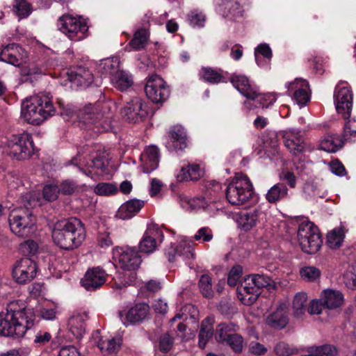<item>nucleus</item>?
<instances>
[{"mask_svg":"<svg viewBox=\"0 0 356 356\" xmlns=\"http://www.w3.org/2000/svg\"><path fill=\"white\" fill-rule=\"evenodd\" d=\"M343 140H356V120H349L345 124L343 134Z\"/></svg>","mask_w":356,"mask_h":356,"instance_id":"58","label":"nucleus"},{"mask_svg":"<svg viewBox=\"0 0 356 356\" xmlns=\"http://www.w3.org/2000/svg\"><path fill=\"white\" fill-rule=\"evenodd\" d=\"M59 193L58 186L54 185L45 186L42 191L44 199L49 202L56 200Z\"/></svg>","mask_w":356,"mask_h":356,"instance_id":"63","label":"nucleus"},{"mask_svg":"<svg viewBox=\"0 0 356 356\" xmlns=\"http://www.w3.org/2000/svg\"><path fill=\"white\" fill-rule=\"evenodd\" d=\"M238 330V326L232 322L221 323L216 328L214 337L217 342L225 343L232 332Z\"/></svg>","mask_w":356,"mask_h":356,"instance_id":"35","label":"nucleus"},{"mask_svg":"<svg viewBox=\"0 0 356 356\" xmlns=\"http://www.w3.org/2000/svg\"><path fill=\"white\" fill-rule=\"evenodd\" d=\"M115 87L129 88L133 85V79L131 74L124 71H118L113 78H111Z\"/></svg>","mask_w":356,"mask_h":356,"instance_id":"43","label":"nucleus"},{"mask_svg":"<svg viewBox=\"0 0 356 356\" xmlns=\"http://www.w3.org/2000/svg\"><path fill=\"white\" fill-rule=\"evenodd\" d=\"M179 256L186 259H192L195 257L194 248L190 243L181 241L178 245Z\"/></svg>","mask_w":356,"mask_h":356,"instance_id":"59","label":"nucleus"},{"mask_svg":"<svg viewBox=\"0 0 356 356\" xmlns=\"http://www.w3.org/2000/svg\"><path fill=\"white\" fill-rule=\"evenodd\" d=\"M86 235L84 225L76 218L56 222L52 231L54 242L60 248L68 250L80 246Z\"/></svg>","mask_w":356,"mask_h":356,"instance_id":"2","label":"nucleus"},{"mask_svg":"<svg viewBox=\"0 0 356 356\" xmlns=\"http://www.w3.org/2000/svg\"><path fill=\"white\" fill-rule=\"evenodd\" d=\"M22 202L27 209L40 206L42 204L40 193L36 192L27 193L24 195L22 197Z\"/></svg>","mask_w":356,"mask_h":356,"instance_id":"52","label":"nucleus"},{"mask_svg":"<svg viewBox=\"0 0 356 356\" xmlns=\"http://www.w3.org/2000/svg\"><path fill=\"white\" fill-rule=\"evenodd\" d=\"M321 296L325 307L329 309L340 307L344 301L343 293L337 290L325 289L323 291Z\"/></svg>","mask_w":356,"mask_h":356,"instance_id":"26","label":"nucleus"},{"mask_svg":"<svg viewBox=\"0 0 356 356\" xmlns=\"http://www.w3.org/2000/svg\"><path fill=\"white\" fill-rule=\"evenodd\" d=\"M353 97L352 90H337L334 94L337 111L341 114L344 119H348L350 117Z\"/></svg>","mask_w":356,"mask_h":356,"instance_id":"21","label":"nucleus"},{"mask_svg":"<svg viewBox=\"0 0 356 356\" xmlns=\"http://www.w3.org/2000/svg\"><path fill=\"white\" fill-rule=\"evenodd\" d=\"M188 24L194 28H202L206 22L205 15L198 10L190 11L186 15Z\"/></svg>","mask_w":356,"mask_h":356,"instance_id":"48","label":"nucleus"},{"mask_svg":"<svg viewBox=\"0 0 356 356\" xmlns=\"http://www.w3.org/2000/svg\"><path fill=\"white\" fill-rule=\"evenodd\" d=\"M13 11L19 19L26 18L31 13V5L26 0H15Z\"/></svg>","mask_w":356,"mask_h":356,"instance_id":"47","label":"nucleus"},{"mask_svg":"<svg viewBox=\"0 0 356 356\" xmlns=\"http://www.w3.org/2000/svg\"><path fill=\"white\" fill-rule=\"evenodd\" d=\"M254 188L249 177L238 172L232 178L225 190L227 201L232 205H243L253 196Z\"/></svg>","mask_w":356,"mask_h":356,"instance_id":"4","label":"nucleus"},{"mask_svg":"<svg viewBox=\"0 0 356 356\" xmlns=\"http://www.w3.org/2000/svg\"><path fill=\"white\" fill-rule=\"evenodd\" d=\"M298 240L302 251L307 254H315L322 244L318 227L310 221H304L299 225Z\"/></svg>","mask_w":356,"mask_h":356,"instance_id":"6","label":"nucleus"},{"mask_svg":"<svg viewBox=\"0 0 356 356\" xmlns=\"http://www.w3.org/2000/svg\"><path fill=\"white\" fill-rule=\"evenodd\" d=\"M58 27L61 32L74 41H80L86 38L88 31V26L83 19L68 14L59 17Z\"/></svg>","mask_w":356,"mask_h":356,"instance_id":"8","label":"nucleus"},{"mask_svg":"<svg viewBox=\"0 0 356 356\" xmlns=\"http://www.w3.org/2000/svg\"><path fill=\"white\" fill-rule=\"evenodd\" d=\"M343 145V140L332 134L325 136L320 142V148L327 152H336Z\"/></svg>","mask_w":356,"mask_h":356,"instance_id":"36","label":"nucleus"},{"mask_svg":"<svg viewBox=\"0 0 356 356\" xmlns=\"http://www.w3.org/2000/svg\"><path fill=\"white\" fill-rule=\"evenodd\" d=\"M288 323L289 318L286 312L282 308L277 309L276 311L270 314L266 319V325L275 330L284 328Z\"/></svg>","mask_w":356,"mask_h":356,"instance_id":"28","label":"nucleus"},{"mask_svg":"<svg viewBox=\"0 0 356 356\" xmlns=\"http://www.w3.org/2000/svg\"><path fill=\"white\" fill-rule=\"evenodd\" d=\"M59 192L65 195H71L79 192V186L73 180L66 179L62 181L58 186Z\"/></svg>","mask_w":356,"mask_h":356,"instance_id":"55","label":"nucleus"},{"mask_svg":"<svg viewBox=\"0 0 356 356\" xmlns=\"http://www.w3.org/2000/svg\"><path fill=\"white\" fill-rule=\"evenodd\" d=\"M344 237L343 228H335L327 234L326 243L331 249H337L341 245Z\"/></svg>","mask_w":356,"mask_h":356,"instance_id":"42","label":"nucleus"},{"mask_svg":"<svg viewBox=\"0 0 356 356\" xmlns=\"http://www.w3.org/2000/svg\"><path fill=\"white\" fill-rule=\"evenodd\" d=\"M168 138L165 147L170 152L183 150L187 146L186 133L181 126L172 127L168 131Z\"/></svg>","mask_w":356,"mask_h":356,"instance_id":"20","label":"nucleus"},{"mask_svg":"<svg viewBox=\"0 0 356 356\" xmlns=\"http://www.w3.org/2000/svg\"><path fill=\"white\" fill-rule=\"evenodd\" d=\"M121 345L120 338L107 339L102 337L97 342V346L103 353L111 354L119 350Z\"/></svg>","mask_w":356,"mask_h":356,"instance_id":"38","label":"nucleus"},{"mask_svg":"<svg viewBox=\"0 0 356 356\" xmlns=\"http://www.w3.org/2000/svg\"><path fill=\"white\" fill-rule=\"evenodd\" d=\"M35 314L33 308L17 309L12 302L6 311L0 312V336L19 339L35 325Z\"/></svg>","mask_w":356,"mask_h":356,"instance_id":"1","label":"nucleus"},{"mask_svg":"<svg viewBox=\"0 0 356 356\" xmlns=\"http://www.w3.org/2000/svg\"><path fill=\"white\" fill-rule=\"evenodd\" d=\"M247 99L257 100L263 107H268L276 101L275 92L259 94L256 90H239Z\"/></svg>","mask_w":356,"mask_h":356,"instance_id":"30","label":"nucleus"},{"mask_svg":"<svg viewBox=\"0 0 356 356\" xmlns=\"http://www.w3.org/2000/svg\"><path fill=\"white\" fill-rule=\"evenodd\" d=\"M258 219V211L253 210L250 211L241 212L237 217V223L238 226L247 232L250 230L256 225Z\"/></svg>","mask_w":356,"mask_h":356,"instance_id":"34","label":"nucleus"},{"mask_svg":"<svg viewBox=\"0 0 356 356\" xmlns=\"http://www.w3.org/2000/svg\"><path fill=\"white\" fill-rule=\"evenodd\" d=\"M228 79L236 89H251L254 87L253 82L243 74H233Z\"/></svg>","mask_w":356,"mask_h":356,"instance_id":"44","label":"nucleus"},{"mask_svg":"<svg viewBox=\"0 0 356 356\" xmlns=\"http://www.w3.org/2000/svg\"><path fill=\"white\" fill-rule=\"evenodd\" d=\"M307 300V293L299 292L296 294L293 301V309L295 316H300L306 311V302Z\"/></svg>","mask_w":356,"mask_h":356,"instance_id":"46","label":"nucleus"},{"mask_svg":"<svg viewBox=\"0 0 356 356\" xmlns=\"http://www.w3.org/2000/svg\"><path fill=\"white\" fill-rule=\"evenodd\" d=\"M20 253L26 257L30 258L38 252V245L33 240H26L19 245Z\"/></svg>","mask_w":356,"mask_h":356,"instance_id":"50","label":"nucleus"},{"mask_svg":"<svg viewBox=\"0 0 356 356\" xmlns=\"http://www.w3.org/2000/svg\"><path fill=\"white\" fill-rule=\"evenodd\" d=\"M214 323L213 317L209 316L204 319L201 323V327L199 332L198 344L200 348H204L209 340L214 336L213 325Z\"/></svg>","mask_w":356,"mask_h":356,"instance_id":"29","label":"nucleus"},{"mask_svg":"<svg viewBox=\"0 0 356 356\" xmlns=\"http://www.w3.org/2000/svg\"><path fill=\"white\" fill-rule=\"evenodd\" d=\"M284 143L290 152L294 156H299L305 148L304 139L299 129H291L284 131Z\"/></svg>","mask_w":356,"mask_h":356,"instance_id":"16","label":"nucleus"},{"mask_svg":"<svg viewBox=\"0 0 356 356\" xmlns=\"http://www.w3.org/2000/svg\"><path fill=\"white\" fill-rule=\"evenodd\" d=\"M117 185L112 183H99L95 188V192L99 195H110L118 192Z\"/></svg>","mask_w":356,"mask_h":356,"instance_id":"56","label":"nucleus"},{"mask_svg":"<svg viewBox=\"0 0 356 356\" xmlns=\"http://www.w3.org/2000/svg\"><path fill=\"white\" fill-rule=\"evenodd\" d=\"M67 74V79L71 83L69 88H88L92 86L93 75L88 70L78 67L74 70H70Z\"/></svg>","mask_w":356,"mask_h":356,"instance_id":"19","label":"nucleus"},{"mask_svg":"<svg viewBox=\"0 0 356 356\" xmlns=\"http://www.w3.org/2000/svg\"><path fill=\"white\" fill-rule=\"evenodd\" d=\"M107 274L99 266L88 269L81 279V283L87 291L99 289L106 281Z\"/></svg>","mask_w":356,"mask_h":356,"instance_id":"15","label":"nucleus"},{"mask_svg":"<svg viewBox=\"0 0 356 356\" xmlns=\"http://www.w3.org/2000/svg\"><path fill=\"white\" fill-rule=\"evenodd\" d=\"M100 109V102H96L95 104H86L79 110H74L70 107L63 108V112L60 114L69 117L76 116L81 122L89 124L97 123L102 118L103 115Z\"/></svg>","mask_w":356,"mask_h":356,"instance_id":"12","label":"nucleus"},{"mask_svg":"<svg viewBox=\"0 0 356 356\" xmlns=\"http://www.w3.org/2000/svg\"><path fill=\"white\" fill-rule=\"evenodd\" d=\"M225 343L229 346L235 353H242L244 340L241 334L236 333L230 334Z\"/></svg>","mask_w":356,"mask_h":356,"instance_id":"49","label":"nucleus"},{"mask_svg":"<svg viewBox=\"0 0 356 356\" xmlns=\"http://www.w3.org/2000/svg\"><path fill=\"white\" fill-rule=\"evenodd\" d=\"M290 94L292 100L297 104L300 108L307 105L311 99V90H291Z\"/></svg>","mask_w":356,"mask_h":356,"instance_id":"51","label":"nucleus"},{"mask_svg":"<svg viewBox=\"0 0 356 356\" xmlns=\"http://www.w3.org/2000/svg\"><path fill=\"white\" fill-rule=\"evenodd\" d=\"M337 352V348L330 344L312 346V353H314L316 356H335Z\"/></svg>","mask_w":356,"mask_h":356,"instance_id":"54","label":"nucleus"},{"mask_svg":"<svg viewBox=\"0 0 356 356\" xmlns=\"http://www.w3.org/2000/svg\"><path fill=\"white\" fill-rule=\"evenodd\" d=\"M67 74V79L71 83L69 88H88L92 86L93 75L88 70L78 67L74 70H70Z\"/></svg>","mask_w":356,"mask_h":356,"instance_id":"18","label":"nucleus"},{"mask_svg":"<svg viewBox=\"0 0 356 356\" xmlns=\"http://www.w3.org/2000/svg\"><path fill=\"white\" fill-rule=\"evenodd\" d=\"M300 274L304 280L313 282L320 277L321 271L314 266H305L301 268Z\"/></svg>","mask_w":356,"mask_h":356,"instance_id":"57","label":"nucleus"},{"mask_svg":"<svg viewBox=\"0 0 356 356\" xmlns=\"http://www.w3.org/2000/svg\"><path fill=\"white\" fill-rule=\"evenodd\" d=\"M26 58V52L16 44H10L0 51V60L14 66H19Z\"/></svg>","mask_w":356,"mask_h":356,"instance_id":"17","label":"nucleus"},{"mask_svg":"<svg viewBox=\"0 0 356 356\" xmlns=\"http://www.w3.org/2000/svg\"><path fill=\"white\" fill-rule=\"evenodd\" d=\"M11 232L20 238L33 236L37 229L35 218L29 211L14 209L8 216Z\"/></svg>","mask_w":356,"mask_h":356,"instance_id":"5","label":"nucleus"},{"mask_svg":"<svg viewBox=\"0 0 356 356\" xmlns=\"http://www.w3.org/2000/svg\"><path fill=\"white\" fill-rule=\"evenodd\" d=\"M145 202L138 199H132L122 204L117 211L116 216L122 220H128L134 217L144 207Z\"/></svg>","mask_w":356,"mask_h":356,"instance_id":"25","label":"nucleus"},{"mask_svg":"<svg viewBox=\"0 0 356 356\" xmlns=\"http://www.w3.org/2000/svg\"><path fill=\"white\" fill-rule=\"evenodd\" d=\"M149 312V307L145 302L137 303L126 313L120 311L118 316L125 326L134 325L143 321Z\"/></svg>","mask_w":356,"mask_h":356,"instance_id":"14","label":"nucleus"},{"mask_svg":"<svg viewBox=\"0 0 356 356\" xmlns=\"http://www.w3.org/2000/svg\"><path fill=\"white\" fill-rule=\"evenodd\" d=\"M198 285L200 291L204 298H213L214 291L212 287V279L208 274L201 275Z\"/></svg>","mask_w":356,"mask_h":356,"instance_id":"45","label":"nucleus"},{"mask_svg":"<svg viewBox=\"0 0 356 356\" xmlns=\"http://www.w3.org/2000/svg\"><path fill=\"white\" fill-rule=\"evenodd\" d=\"M153 111L147 103L136 97L127 102L121 109L122 118L129 122H139L153 115Z\"/></svg>","mask_w":356,"mask_h":356,"instance_id":"9","label":"nucleus"},{"mask_svg":"<svg viewBox=\"0 0 356 356\" xmlns=\"http://www.w3.org/2000/svg\"><path fill=\"white\" fill-rule=\"evenodd\" d=\"M148 38L149 35L145 29H138L134 33V37L129 41L128 45L134 51H140L146 47Z\"/></svg>","mask_w":356,"mask_h":356,"instance_id":"37","label":"nucleus"},{"mask_svg":"<svg viewBox=\"0 0 356 356\" xmlns=\"http://www.w3.org/2000/svg\"><path fill=\"white\" fill-rule=\"evenodd\" d=\"M165 87V81L159 75L154 74L148 78L145 89H164Z\"/></svg>","mask_w":356,"mask_h":356,"instance_id":"61","label":"nucleus"},{"mask_svg":"<svg viewBox=\"0 0 356 356\" xmlns=\"http://www.w3.org/2000/svg\"><path fill=\"white\" fill-rule=\"evenodd\" d=\"M228 75L229 73L221 68L211 67H202L198 72L200 79L211 84L227 83Z\"/></svg>","mask_w":356,"mask_h":356,"instance_id":"23","label":"nucleus"},{"mask_svg":"<svg viewBox=\"0 0 356 356\" xmlns=\"http://www.w3.org/2000/svg\"><path fill=\"white\" fill-rule=\"evenodd\" d=\"M70 330L76 339H81L86 332V323L81 315L74 316L69 320Z\"/></svg>","mask_w":356,"mask_h":356,"instance_id":"39","label":"nucleus"},{"mask_svg":"<svg viewBox=\"0 0 356 356\" xmlns=\"http://www.w3.org/2000/svg\"><path fill=\"white\" fill-rule=\"evenodd\" d=\"M222 190L221 184L216 181H210L206 185V190L204 192V195L209 197L215 198V203L218 200V194Z\"/></svg>","mask_w":356,"mask_h":356,"instance_id":"60","label":"nucleus"},{"mask_svg":"<svg viewBox=\"0 0 356 356\" xmlns=\"http://www.w3.org/2000/svg\"><path fill=\"white\" fill-rule=\"evenodd\" d=\"M225 17L234 19L242 15V8L238 0H224L220 6Z\"/></svg>","mask_w":356,"mask_h":356,"instance_id":"32","label":"nucleus"},{"mask_svg":"<svg viewBox=\"0 0 356 356\" xmlns=\"http://www.w3.org/2000/svg\"><path fill=\"white\" fill-rule=\"evenodd\" d=\"M188 203L191 209H203L210 214L214 213L215 211L218 210L215 204V198H209L204 194L190 199Z\"/></svg>","mask_w":356,"mask_h":356,"instance_id":"27","label":"nucleus"},{"mask_svg":"<svg viewBox=\"0 0 356 356\" xmlns=\"http://www.w3.org/2000/svg\"><path fill=\"white\" fill-rule=\"evenodd\" d=\"M159 149L156 146L147 147L141 154L144 172L149 173L157 168L159 162Z\"/></svg>","mask_w":356,"mask_h":356,"instance_id":"24","label":"nucleus"},{"mask_svg":"<svg viewBox=\"0 0 356 356\" xmlns=\"http://www.w3.org/2000/svg\"><path fill=\"white\" fill-rule=\"evenodd\" d=\"M163 238L162 231L155 225H150L145 232L138 244V252L145 254H151L154 252L158 246V243H161Z\"/></svg>","mask_w":356,"mask_h":356,"instance_id":"13","label":"nucleus"},{"mask_svg":"<svg viewBox=\"0 0 356 356\" xmlns=\"http://www.w3.org/2000/svg\"><path fill=\"white\" fill-rule=\"evenodd\" d=\"M7 147L9 154L17 160L29 159L35 151L32 136L27 132L12 135L7 140Z\"/></svg>","mask_w":356,"mask_h":356,"instance_id":"7","label":"nucleus"},{"mask_svg":"<svg viewBox=\"0 0 356 356\" xmlns=\"http://www.w3.org/2000/svg\"><path fill=\"white\" fill-rule=\"evenodd\" d=\"M252 282V281L249 280V275H248L236 290L238 298L242 303L246 305L253 304L261 293Z\"/></svg>","mask_w":356,"mask_h":356,"instance_id":"22","label":"nucleus"},{"mask_svg":"<svg viewBox=\"0 0 356 356\" xmlns=\"http://www.w3.org/2000/svg\"><path fill=\"white\" fill-rule=\"evenodd\" d=\"M203 175V172L198 164H188L182 167L177 178L179 181H196Z\"/></svg>","mask_w":356,"mask_h":356,"instance_id":"31","label":"nucleus"},{"mask_svg":"<svg viewBox=\"0 0 356 356\" xmlns=\"http://www.w3.org/2000/svg\"><path fill=\"white\" fill-rule=\"evenodd\" d=\"M249 280H252V284L255 285L257 289L261 288H267L268 290L274 289L275 288V282L269 276L264 274H252L249 275Z\"/></svg>","mask_w":356,"mask_h":356,"instance_id":"40","label":"nucleus"},{"mask_svg":"<svg viewBox=\"0 0 356 356\" xmlns=\"http://www.w3.org/2000/svg\"><path fill=\"white\" fill-rule=\"evenodd\" d=\"M38 266L36 262L28 257L17 260L13 266V277L19 284L31 282L36 276Z\"/></svg>","mask_w":356,"mask_h":356,"instance_id":"10","label":"nucleus"},{"mask_svg":"<svg viewBox=\"0 0 356 356\" xmlns=\"http://www.w3.org/2000/svg\"><path fill=\"white\" fill-rule=\"evenodd\" d=\"M120 62L117 58H108L100 61L98 69L103 74H109L111 78L118 72Z\"/></svg>","mask_w":356,"mask_h":356,"instance_id":"41","label":"nucleus"},{"mask_svg":"<svg viewBox=\"0 0 356 356\" xmlns=\"http://www.w3.org/2000/svg\"><path fill=\"white\" fill-rule=\"evenodd\" d=\"M343 283L350 289H356V274L353 270V267H350L343 275Z\"/></svg>","mask_w":356,"mask_h":356,"instance_id":"64","label":"nucleus"},{"mask_svg":"<svg viewBox=\"0 0 356 356\" xmlns=\"http://www.w3.org/2000/svg\"><path fill=\"white\" fill-rule=\"evenodd\" d=\"M55 113L56 108L48 95H38L26 98L22 104V118L33 125H40Z\"/></svg>","mask_w":356,"mask_h":356,"instance_id":"3","label":"nucleus"},{"mask_svg":"<svg viewBox=\"0 0 356 356\" xmlns=\"http://www.w3.org/2000/svg\"><path fill=\"white\" fill-rule=\"evenodd\" d=\"M147 97L154 104H163L168 97L170 90H144Z\"/></svg>","mask_w":356,"mask_h":356,"instance_id":"53","label":"nucleus"},{"mask_svg":"<svg viewBox=\"0 0 356 356\" xmlns=\"http://www.w3.org/2000/svg\"><path fill=\"white\" fill-rule=\"evenodd\" d=\"M139 253L136 247H117L113 255L121 268L131 271L137 269L142 262Z\"/></svg>","mask_w":356,"mask_h":356,"instance_id":"11","label":"nucleus"},{"mask_svg":"<svg viewBox=\"0 0 356 356\" xmlns=\"http://www.w3.org/2000/svg\"><path fill=\"white\" fill-rule=\"evenodd\" d=\"M288 191V188L284 183H277L268 191L266 199L269 203H277L287 197Z\"/></svg>","mask_w":356,"mask_h":356,"instance_id":"33","label":"nucleus"},{"mask_svg":"<svg viewBox=\"0 0 356 356\" xmlns=\"http://www.w3.org/2000/svg\"><path fill=\"white\" fill-rule=\"evenodd\" d=\"M274 352L279 356H289L296 353L298 350L296 348L290 347L286 343L282 341L277 343Z\"/></svg>","mask_w":356,"mask_h":356,"instance_id":"62","label":"nucleus"}]
</instances>
